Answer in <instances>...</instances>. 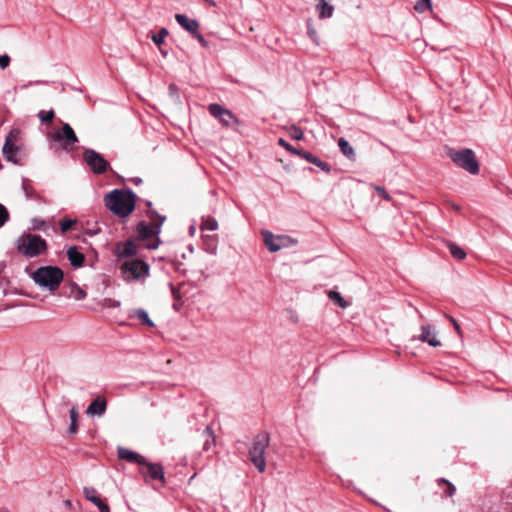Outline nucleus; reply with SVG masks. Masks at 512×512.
I'll list each match as a JSON object with an SVG mask.
<instances>
[{
	"label": "nucleus",
	"mask_w": 512,
	"mask_h": 512,
	"mask_svg": "<svg viewBox=\"0 0 512 512\" xmlns=\"http://www.w3.org/2000/svg\"><path fill=\"white\" fill-rule=\"evenodd\" d=\"M308 36L310 37V39L315 42L316 45H319V41H318V38H317V34H314V33H311V34H308Z\"/></svg>",
	"instance_id": "obj_44"
},
{
	"label": "nucleus",
	"mask_w": 512,
	"mask_h": 512,
	"mask_svg": "<svg viewBox=\"0 0 512 512\" xmlns=\"http://www.w3.org/2000/svg\"><path fill=\"white\" fill-rule=\"evenodd\" d=\"M269 443V434L266 432L259 433L254 438L252 446L248 452L249 460L260 473H263L266 469L265 451L269 446Z\"/></svg>",
	"instance_id": "obj_4"
},
{
	"label": "nucleus",
	"mask_w": 512,
	"mask_h": 512,
	"mask_svg": "<svg viewBox=\"0 0 512 512\" xmlns=\"http://www.w3.org/2000/svg\"><path fill=\"white\" fill-rule=\"evenodd\" d=\"M449 156L458 167H461L471 174H478L479 164L471 149H462L460 151L451 150Z\"/></svg>",
	"instance_id": "obj_6"
},
{
	"label": "nucleus",
	"mask_w": 512,
	"mask_h": 512,
	"mask_svg": "<svg viewBox=\"0 0 512 512\" xmlns=\"http://www.w3.org/2000/svg\"><path fill=\"white\" fill-rule=\"evenodd\" d=\"M148 218L151 221V224H147L144 221H141L137 225V233L141 239H148L153 236H157L161 231V226L166 220L165 216H162L157 213V211L153 209L148 210Z\"/></svg>",
	"instance_id": "obj_5"
},
{
	"label": "nucleus",
	"mask_w": 512,
	"mask_h": 512,
	"mask_svg": "<svg viewBox=\"0 0 512 512\" xmlns=\"http://www.w3.org/2000/svg\"><path fill=\"white\" fill-rule=\"evenodd\" d=\"M447 318L451 321V323L453 324L457 333L460 334L461 328H460V325L458 324V322L451 316H447Z\"/></svg>",
	"instance_id": "obj_43"
},
{
	"label": "nucleus",
	"mask_w": 512,
	"mask_h": 512,
	"mask_svg": "<svg viewBox=\"0 0 512 512\" xmlns=\"http://www.w3.org/2000/svg\"><path fill=\"white\" fill-rule=\"evenodd\" d=\"M191 36L199 41L203 46H207V42L205 41L203 34L197 33V34H191Z\"/></svg>",
	"instance_id": "obj_42"
},
{
	"label": "nucleus",
	"mask_w": 512,
	"mask_h": 512,
	"mask_svg": "<svg viewBox=\"0 0 512 512\" xmlns=\"http://www.w3.org/2000/svg\"><path fill=\"white\" fill-rule=\"evenodd\" d=\"M278 144L285 148L287 151H289L293 155H297L300 153L301 149H297L293 146H291L287 141H285L283 138L278 139Z\"/></svg>",
	"instance_id": "obj_36"
},
{
	"label": "nucleus",
	"mask_w": 512,
	"mask_h": 512,
	"mask_svg": "<svg viewBox=\"0 0 512 512\" xmlns=\"http://www.w3.org/2000/svg\"><path fill=\"white\" fill-rule=\"evenodd\" d=\"M159 32H161V33H166V32H168V30H167L166 28H161V29L159 30Z\"/></svg>",
	"instance_id": "obj_47"
},
{
	"label": "nucleus",
	"mask_w": 512,
	"mask_h": 512,
	"mask_svg": "<svg viewBox=\"0 0 512 512\" xmlns=\"http://www.w3.org/2000/svg\"><path fill=\"white\" fill-rule=\"evenodd\" d=\"M10 64V57L7 54L0 55V68L5 69Z\"/></svg>",
	"instance_id": "obj_40"
},
{
	"label": "nucleus",
	"mask_w": 512,
	"mask_h": 512,
	"mask_svg": "<svg viewBox=\"0 0 512 512\" xmlns=\"http://www.w3.org/2000/svg\"><path fill=\"white\" fill-rule=\"evenodd\" d=\"M67 257L70 261V264L74 267H82L85 261V256L83 253L79 252L75 246H71L67 250Z\"/></svg>",
	"instance_id": "obj_22"
},
{
	"label": "nucleus",
	"mask_w": 512,
	"mask_h": 512,
	"mask_svg": "<svg viewBox=\"0 0 512 512\" xmlns=\"http://www.w3.org/2000/svg\"><path fill=\"white\" fill-rule=\"evenodd\" d=\"M438 483H439V485H441V484H445L446 485V489L444 490V493H445L446 496L452 497L455 494V492H456L455 486L450 481H448L447 479L440 478L438 480Z\"/></svg>",
	"instance_id": "obj_34"
},
{
	"label": "nucleus",
	"mask_w": 512,
	"mask_h": 512,
	"mask_svg": "<svg viewBox=\"0 0 512 512\" xmlns=\"http://www.w3.org/2000/svg\"><path fill=\"white\" fill-rule=\"evenodd\" d=\"M52 139L55 142L61 143L66 150H72L78 142V137L68 123H64L62 129L55 131Z\"/></svg>",
	"instance_id": "obj_8"
},
{
	"label": "nucleus",
	"mask_w": 512,
	"mask_h": 512,
	"mask_svg": "<svg viewBox=\"0 0 512 512\" xmlns=\"http://www.w3.org/2000/svg\"><path fill=\"white\" fill-rule=\"evenodd\" d=\"M122 273L125 279L139 280L145 278L149 273V265L140 259L126 261L121 266Z\"/></svg>",
	"instance_id": "obj_7"
},
{
	"label": "nucleus",
	"mask_w": 512,
	"mask_h": 512,
	"mask_svg": "<svg viewBox=\"0 0 512 512\" xmlns=\"http://www.w3.org/2000/svg\"><path fill=\"white\" fill-rule=\"evenodd\" d=\"M70 297H73L75 300H82L86 297V292L74 283L70 287Z\"/></svg>",
	"instance_id": "obj_30"
},
{
	"label": "nucleus",
	"mask_w": 512,
	"mask_h": 512,
	"mask_svg": "<svg viewBox=\"0 0 512 512\" xmlns=\"http://www.w3.org/2000/svg\"><path fill=\"white\" fill-rule=\"evenodd\" d=\"M69 416H70V426L68 428V433L70 435H74L78 431V418H79V413L75 406H73L70 409Z\"/></svg>",
	"instance_id": "obj_25"
},
{
	"label": "nucleus",
	"mask_w": 512,
	"mask_h": 512,
	"mask_svg": "<svg viewBox=\"0 0 512 512\" xmlns=\"http://www.w3.org/2000/svg\"><path fill=\"white\" fill-rule=\"evenodd\" d=\"M301 158L305 159L307 162L312 163L319 167L321 170L329 173L331 171V167L328 163L322 161L318 157L314 156L312 153L308 151L301 150L298 154Z\"/></svg>",
	"instance_id": "obj_20"
},
{
	"label": "nucleus",
	"mask_w": 512,
	"mask_h": 512,
	"mask_svg": "<svg viewBox=\"0 0 512 512\" xmlns=\"http://www.w3.org/2000/svg\"><path fill=\"white\" fill-rule=\"evenodd\" d=\"M23 189L26 191L27 196H29V193H28L27 188H26L25 185L23 186Z\"/></svg>",
	"instance_id": "obj_49"
},
{
	"label": "nucleus",
	"mask_w": 512,
	"mask_h": 512,
	"mask_svg": "<svg viewBox=\"0 0 512 512\" xmlns=\"http://www.w3.org/2000/svg\"><path fill=\"white\" fill-rule=\"evenodd\" d=\"M203 435L205 437V442L203 444V450L209 451L212 447L216 445V436L211 426H207L204 431Z\"/></svg>",
	"instance_id": "obj_24"
},
{
	"label": "nucleus",
	"mask_w": 512,
	"mask_h": 512,
	"mask_svg": "<svg viewBox=\"0 0 512 512\" xmlns=\"http://www.w3.org/2000/svg\"><path fill=\"white\" fill-rule=\"evenodd\" d=\"M30 277L38 287L53 293L63 282L64 272L58 266H41Z\"/></svg>",
	"instance_id": "obj_2"
},
{
	"label": "nucleus",
	"mask_w": 512,
	"mask_h": 512,
	"mask_svg": "<svg viewBox=\"0 0 512 512\" xmlns=\"http://www.w3.org/2000/svg\"><path fill=\"white\" fill-rule=\"evenodd\" d=\"M16 248L26 258H34L45 253L48 245L41 236L28 233L17 239Z\"/></svg>",
	"instance_id": "obj_3"
},
{
	"label": "nucleus",
	"mask_w": 512,
	"mask_h": 512,
	"mask_svg": "<svg viewBox=\"0 0 512 512\" xmlns=\"http://www.w3.org/2000/svg\"><path fill=\"white\" fill-rule=\"evenodd\" d=\"M160 242V239L156 237L151 243L147 244L146 247L150 250L157 249L159 247Z\"/></svg>",
	"instance_id": "obj_41"
},
{
	"label": "nucleus",
	"mask_w": 512,
	"mask_h": 512,
	"mask_svg": "<svg viewBox=\"0 0 512 512\" xmlns=\"http://www.w3.org/2000/svg\"><path fill=\"white\" fill-rule=\"evenodd\" d=\"M132 316L136 317L143 325L154 327V322L149 318L148 313L144 309H135Z\"/></svg>",
	"instance_id": "obj_26"
},
{
	"label": "nucleus",
	"mask_w": 512,
	"mask_h": 512,
	"mask_svg": "<svg viewBox=\"0 0 512 512\" xmlns=\"http://www.w3.org/2000/svg\"><path fill=\"white\" fill-rule=\"evenodd\" d=\"M105 206L115 215L126 217L135 209V194L131 190L115 189L105 196Z\"/></svg>",
	"instance_id": "obj_1"
},
{
	"label": "nucleus",
	"mask_w": 512,
	"mask_h": 512,
	"mask_svg": "<svg viewBox=\"0 0 512 512\" xmlns=\"http://www.w3.org/2000/svg\"><path fill=\"white\" fill-rule=\"evenodd\" d=\"M65 505H66V506H68V507H70V506H71V501H70V500H66V501H65Z\"/></svg>",
	"instance_id": "obj_48"
},
{
	"label": "nucleus",
	"mask_w": 512,
	"mask_h": 512,
	"mask_svg": "<svg viewBox=\"0 0 512 512\" xmlns=\"http://www.w3.org/2000/svg\"><path fill=\"white\" fill-rule=\"evenodd\" d=\"M414 10L418 13L431 10V0H418L414 5Z\"/></svg>",
	"instance_id": "obj_32"
},
{
	"label": "nucleus",
	"mask_w": 512,
	"mask_h": 512,
	"mask_svg": "<svg viewBox=\"0 0 512 512\" xmlns=\"http://www.w3.org/2000/svg\"><path fill=\"white\" fill-rule=\"evenodd\" d=\"M421 334L419 340L428 343L432 347L440 345V341L436 338V332L431 325H423L421 327Z\"/></svg>",
	"instance_id": "obj_18"
},
{
	"label": "nucleus",
	"mask_w": 512,
	"mask_h": 512,
	"mask_svg": "<svg viewBox=\"0 0 512 512\" xmlns=\"http://www.w3.org/2000/svg\"><path fill=\"white\" fill-rule=\"evenodd\" d=\"M107 409V401L103 396H97L87 407L86 413L90 416L101 417Z\"/></svg>",
	"instance_id": "obj_13"
},
{
	"label": "nucleus",
	"mask_w": 512,
	"mask_h": 512,
	"mask_svg": "<svg viewBox=\"0 0 512 512\" xmlns=\"http://www.w3.org/2000/svg\"><path fill=\"white\" fill-rule=\"evenodd\" d=\"M338 146H339V149L341 151V153L349 160H355L356 159V154H355V151L353 149V147L349 144V142L341 137L339 138L338 140Z\"/></svg>",
	"instance_id": "obj_23"
},
{
	"label": "nucleus",
	"mask_w": 512,
	"mask_h": 512,
	"mask_svg": "<svg viewBox=\"0 0 512 512\" xmlns=\"http://www.w3.org/2000/svg\"><path fill=\"white\" fill-rule=\"evenodd\" d=\"M83 493L87 500L92 502L100 512H110L109 506L104 503L101 498L97 495L95 488L93 487H85Z\"/></svg>",
	"instance_id": "obj_16"
},
{
	"label": "nucleus",
	"mask_w": 512,
	"mask_h": 512,
	"mask_svg": "<svg viewBox=\"0 0 512 512\" xmlns=\"http://www.w3.org/2000/svg\"><path fill=\"white\" fill-rule=\"evenodd\" d=\"M209 113L219 119V121L227 127L238 124L237 117L228 109L223 108L220 104L212 103L208 106Z\"/></svg>",
	"instance_id": "obj_10"
},
{
	"label": "nucleus",
	"mask_w": 512,
	"mask_h": 512,
	"mask_svg": "<svg viewBox=\"0 0 512 512\" xmlns=\"http://www.w3.org/2000/svg\"><path fill=\"white\" fill-rule=\"evenodd\" d=\"M43 225H44V221H39V222H38V225H35V226H34V228L39 230V229H41V227H42Z\"/></svg>",
	"instance_id": "obj_45"
},
{
	"label": "nucleus",
	"mask_w": 512,
	"mask_h": 512,
	"mask_svg": "<svg viewBox=\"0 0 512 512\" xmlns=\"http://www.w3.org/2000/svg\"><path fill=\"white\" fill-rule=\"evenodd\" d=\"M118 457L122 460L138 464L139 468L143 463H146V458L144 456L123 447L118 448Z\"/></svg>",
	"instance_id": "obj_17"
},
{
	"label": "nucleus",
	"mask_w": 512,
	"mask_h": 512,
	"mask_svg": "<svg viewBox=\"0 0 512 512\" xmlns=\"http://www.w3.org/2000/svg\"><path fill=\"white\" fill-rule=\"evenodd\" d=\"M328 297L331 301L335 302L341 308H347L349 305V303L337 291H334V290L329 291Z\"/></svg>",
	"instance_id": "obj_27"
},
{
	"label": "nucleus",
	"mask_w": 512,
	"mask_h": 512,
	"mask_svg": "<svg viewBox=\"0 0 512 512\" xmlns=\"http://www.w3.org/2000/svg\"><path fill=\"white\" fill-rule=\"evenodd\" d=\"M54 116H55V114H54L53 110H49V111L41 110L38 113V117L40 118V120L42 122H51L53 120Z\"/></svg>",
	"instance_id": "obj_37"
},
{
	"label": "nucleus",
	"mask_w": 512,
	"mask_h": 512,
	"mask_svg": "<svg viewBox=\"0 0 512 512\" xmlns=\"http://www.w3.org/2000/svg\"><path fill=\"white\" fill-rule=\"evenodd\" d=\"M19 150L20 148L14 144L11 136H8L2 148L5 159L14 164H19V160L16 158V154L19 152Z\"/></svg>",
	"instance_id": "obj_15"
},
{
	"label": "nucleus",
	"mask_w": 512,
	"mask_h": 512,
	"mask_svg": "<svg viewBox=\"0 0 512 512\" xmlns=\"http://www.w3.org/2000/svg\"><path fill=\"white\" fill-rule=\"evenodd\" d=\"M374 189L377 191V193L379 194V196H381L384 200L386 201H389L390 200V196L389 194L386 192L385 188L382 187V186H378V185H374L373 186Z\"/></svg>",
	"instance_id": "obj_39"
},
{
	"label": "nucleus",
	"mask_w": 512,
	"mask_h": 512,
	"mask_svg": "<svg viewBox=\"0 0 512 512\" xmlns=\"http://www.w3.org/2000/svg\"><path fill=\"white\" fill-rule=\"evenodd\" d=\"M218 228V222L213 217H207L202 219L201 229L208 231H215Z\"/></svg>",
	"instance_id": "obj_29"
},
{
	"label": "nucleus",
	"mask_w": 512,
	"mask_h": 512,
	"mask_svg": "<svg viewBox=\"0 0 512 512\" xmlns=\"http://www.w3.org/2000/svg\"><path fill=\"white\" fill-rule=\"evenodd\" d=\"M137 246L132 240H127L126 242L117 243L115 246V254L119 258H128L136 255Z\"/></svg>",
	"instance_id": "obj_14"
},
{
	"label": "nucleus",
	"mask_w": 512,
	"mask_h": 512,
	"mask_svg": "<svg viewBox=\"0 0 512 512\" xmlns=\"http://www.w3.org/2000/svg\"><path fill=\"white\" fill-rule=\"evenodd\" d=\"M287 132L289 133V135L295 139V140H302L303 137H304V133L303 131L301 130V128H299L298 126L296 125H291L287 128Z\"/></svg>",
	"instance_id": "obj_33"
},
{
	"label": "nucleus",
	"mask_w": 512,
	"mask_h": 512,
	"mask_svg": "<svg viewBox=\"0 0 512 512\" xmlns=\"http://www.w3.org/2000/svg\"><path fill=\"white\" fill-rule=\"evenodd\" d=\"M132 181L135 183V184H140L142 182V180L140 178H133Z\"/></svg>",
	"instance_id": "obj_46"
},
{
	"label": "nucleus",
	"mask_w": 512,
	"mask_h": 512,
	"mask_svg": "<svg viewBox=\"0 0 512 512\" xmlns=\"http://www.w3.org/2000/svg\"><path fill=\"white\" fill-rule=\"evenodd\" d=\"M83 156L86 164L95 174H102L107 171L109 163L95 150L86 149Z\"/></svg>",
	"instance_id": "obj_9"
},
{
	"label": "nucleus",
	"mask_w": 512,
	"mask_h": 512,
	"mask_svg": "<svg viewBox=\"0 0 512 512\" xmlns=\"http://www.w3.org/2000/svg\"><path fill=\"white\" fill-rule=\"evenodd\" d=\"M77 221L75 219L64 218L60 221V229L62 233H66L75 225Z\"/></svg>",
	"instance_id": "obj_35"
},
{
	"label": "nucleus",
	"mask_w": 512,
	"mask_h": 512,
	"mask_svg": "<svg viewBox=\"0 0 512 512\" xmlns=\"http://www.w3.org/2000/svg\"><path fill=\"white\" fill-rule=\"evenodd\" d=\"M331 1L332 0H317L315 9L319 18L328 19L333 16L334 6L331 4Z\"/></svg>",
	"instance_id": "obj_19"
},
{
	"label": "nucleus",
	"mask_w": 512,
	"mask_h": 512,
	"mask_svg": "<svg viewBox=\"0 0 512 512\" xmlns=\"http://www.w3.org/2000/svg\"><path fill=\"white\" fill-rule=\"evenodd\" d=\"M167 35L168 34H152V40L159 47V50H160V52L162 53L163 56H166L168 54L167 50L162 48V45L165 42V37Z\"/></svg>",
	"instance_id": "obj_31"
},
{
	"label": "nucleus",
	"mask_w": 512,
	"mask_h": 512,
	"mask_svg": "<svg viewBox=\"0 0 512 512\" xmlns=\"http://www.w3.org/2000/svg\"><path fill=\"white\" fill-rule=\"evenodd\" d=\"M448 248H449L451 255L455 259L463 260L466 257V252L458 245H456L454 243H449Z\"/></svg>",
	"instance_id": "obj_28"
},
{
	"label": "nucleus",
	"mask_w": 512,
	"mask_h": 512,
	"mask_svg": "<svg viewBox=\"0 0 512 512\" xmlns=\"http://www.w3.org/2000/svg\"><path fill=\"white\" fill-rule=\"evenodd\" d=\"M9 212L7 208L0 203V228L3 227L6 222L9 220Z\"/></svg>",
	"instance_id": "obj_38"
},
{
	"label": "nucleus",
	"mask_w": 512,
	"mask_h": 512,
	"mask_svg": "<svg viewBox=\"0 0 512 512\" xmlns=\"http://www.w3.org/2000/svg\"><path fill=\"white\" fill-rule=\"evenodd\" d=\"M264 243L270 252H277L286 245V242L296 243L295 240L288 236H274L269 231L262 232Z\"/></svg>",
	"instance_id": "obj_11"
},
{
	"label": "nucleus",
	"mask_w": 512,
	"mask_h": 512,
	"mask_svg": "<svg viewBox=\"0 0 512 512\" xmlns=\"http://www.w3.org/2000/svg\"><path fill=\"white\" fill-rule=\"evenodd\" d=\"M0 512H10V511H8V510H0Z\"/></svg>",
	"instance_id": "obj_50"
},
{
	"label": "nucleus",
	"mask_w": 512,
	"mask_h": 512,
	"mask_svg": "<svg viewBox=\"0 0 512 512\" xmlns=\"http://www.w3.org/2000/svg\"><path fill=\"white\" fill-rule=\"evenodd\" d=\"M139 471L145 479L149 477L152 480H159L162 483L165 482L164 469L159 463H150L146 460V463L141 465Z\"/></svg>",
	"instance_id": "obj_12"
},
{
	"label": "nucleus",
	"mask_w": 512,
	"mask_h": 512,
	"mask_svg": "<svg viewBox=\"0 0 512 512\" xmlns=\"http://www.w3.org/2000/svg\"><path fill=\"white\" fill-rule=\"evenodd\" d=\"M175 19L187 32H196L199 28V24L195 19L188 18L184 14H176Z\"/></svg>",
	"instance_id": "obj_21"
}]
</instances>
